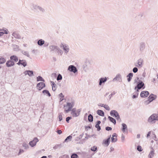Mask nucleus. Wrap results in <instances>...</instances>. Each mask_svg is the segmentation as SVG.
Instances as JSON below:
<instances>
[{"label":"nucleus","mask_w":158,"mask_h":158,"mask_svg":"<svg viewBox=\"0 0 158 158\" xmlns=\"http://www.w3.org/2000/svg\"><path fill=\"white\" fill-rule=\"evenodd\" d=\"M31 8L32 10L37 11H40L41 13H44L45 12V9L44 8L37 4H32Z\"/></svg>","instance_id":"f257e3e1"},{"label":"nucleus","mask_w":158,"mask_h":158,"mask_svg":"<svg viewBox=\"0 0 158 158\" xmlns=\"http://www.w3.org/2000/svg\"><path fill=\"white\" fill-rule=\"evenodd\" d=\"M74 103L73 102H67L66 105H64V110L66 113H68L71 110V109L73 107Z\"/></svg>","instance_id":"f03ea898"},{"label":"nucleus","mask_w":158,"mask_h":158,"mask_svg":"<svg viewBox=\"0 0 158 158\" xmlns=\"http://www.w3.org/2000/svg\"><path fill=\"white\" fill-rule=\"evenodd\" d=\"M60 47L62 48L64 54H67L69 52V47L68 45L66 44L61 43L60 45Z\"/></svg>","instance_id":"7ed1b4c3"},{"label":"nucleus","mask_w":158,"mask_h":158,"mask_svg":"<svg viewBox=\"0 0 158 158\" xmlns=\"http://www.w3.org/2000/svg\"><path fill=\"white\" fill-rule=\"evenodd\" d=\"M110 115L113 117H114L119 122L121 121L118 113L117 111L115 110H111L110 112Z\"/></svg>","instance_id":"20e7f679"},{"label":"nucleus","mask_w":158,"mask_h":158,"mask_svg":"<svg viewBox=\"0 0 158 158\" xmlns=\"http://www.w3.org/2000/svg\"><path fill=\"white\" fill-rule=\"evenodd\" d=\"M137 79L138 80V81L137 83V86L135 87V90L136 89H141L144 85V84L143 82V81L140 80H139V77H137Z\"/></svg>","instance_id":"39448f33"},{"label":"nucleus","mask_w":158,"mask_h":158,"mask_svg":"<svg viewBox=\"0 0 158 158\" xmlns=\"http://www.w3.org/2000/svg\"><path fill=\"white\" fill-rule=\"evenodd\" d=\"M68 70L71 72L75 73L77 71V69L76 67L73 65L69 66L68 68Z\"/></svg>","instance_id":"423d86ee"},{"label":"nucleus","mask_w":158,"mask_h":158,"mask_svg":"<svg viewBox=\"0 0 158 158\" xmlns=\"http://www.w3.org/2000/svg\"><path fill=\"white\" fill-rule=\"evenodd\" d=\"M111 136V135H110V136L107 139L103 140L102 144L104 146L107 147L109 145L110 143V139Z\"/></svg>","instance_id":"0eeeda50"},{"label":"nucleus","mask_w":158,"mask_h":158,"mask_svg":"<svg viewBox=\"0 0 158 158\" xmlns=\"http://www.w3.org/2000/svg\"><path fill=\"white\" fill-rule=\"evenodd\" d=\"M118 81L119 82L122 81V76L120 74L118 73L116 75L115 77L113 79V81Z\"/></svg>","instance_id":"6e6552de"},{"label":"nucleus","mask_w":158,"mask_h":158,"mask_svg":"<svg viewBox=\"0 0 158 158\" xmlns=\"http://www.w3.org/2000/svg\"><path fill=\"white\" fill-rule=\"evenodd\" d=\"M12 38H14L17 39H19L21 38L20 35L17 32L15 31L12 33Z\"/></svg>","instance_id":"1a4fd4ad"},{"label":"nucleus","mask_w":158,"mask_h":158,"mask_svg":"<svg viewBox=\"0 0 158 158\" xmlns=\"http://www.w3.org/2000/svg\"><path fill=\"white\" fill-rule=\"evenodd\" d=\"M45 86V84L44 83L41 82L37 84L36 86L37 89L39 90H40Z\"/></svg>","instance_id":"9d476101"},{"label":"nucleus","mask_w":158,"mask_h":158,"mask_svg":"<svg viewBox=\"0 0 158 158\" xmlns=\"http://www.w3.org/2000/svg\"><path fill=\"white\" fill-rule=\"evenodd\" d=\"M38 139L35 137L29 143V145L31 147H33L35 146L37 142L38 141Z\"/></svg>","instance_id":"9b49d317"},{"label":"nucleus","mask_w":158,"mask_h":158,"mask_svg":"<svg viewBox=\"0 0 158 158\" xmlns=\"http://www.w3.org/2000/svg\"><path fill=\"white\" fill-rule=\"evenodd\" d=\"M18 65H22L25 67L27 65L26 61L25 60H19V62L17 64Z\"/></svg>","instance_id":"f8f14e48"},{"label":"nucleus","mask_w":158,"mask_h":158,"mask_svg":"<svg viewBox=\"0 0 158 158\" xmlns=\"http://www.w3.org/2000/svg\"><path fill=\"white\" fill-rule=\"evenodd\" d=\"M143 60L140 58L137 61V64L135 66L137 67H141L143 65Z\"/></svg>","instance_id":"ddd939ff"},{"label":"nucleus","mask_w":158,"mask_h":158,"mask_svg":"<svg viewBox=\"0 0 158 158\" xmlns=\"http://www.w3.org/2000/svg\"><path fill=\"white\" fill-rule=\"evenodd\" d=\"M150 148L151 150L150 151L148 156V158H152L155 154V150L152 147H151Z\"/></svg>","instance_id":"4468645a"},{"label":"nucleus","mask_w":158,"mask_h":158,"mask_svg":"<svg viewBox=\"0 0 158 158\" xmlns=\"http://www.w3.org/2000/svg\"><path fill=\"white\" fill-rule=\"evenodd\" d=\"M117 135L116 133H114L113 134L112 137L111 138V142H115L117 141Z\"/></svg>","instance_id":"2eb2a0df"},{"label":"nucleus","mask_w":158,"mask_h":158,"mask_svg":"<svg viewBox=\"0 0 158 158\" xmlns=\"http://www.w3.org/2000/svg\"><path fill=\"white\" fill-rule=\"evenodd\" d=\"M6 65L7 67H11L15 65V63L13 61H12L11 60H8L6 62Z\"/></svg>","instance_id":"dca6fc26"},{"label":"nucleus","mask_w":158,"mask_h":158,"mask_svg":"<svg viewBox=\"0 0 158 158\" xmlns=\"http://www.w3.org/2000/svg\"><path fill=\"white\" fill-rule=\"evenodd\" d=\"M149 93L148 91H142L140 94V96L142 98H146L148 97Z\"/></svg>","instance_id":"f3484780"},{"label":"nucleus","mask_w":158,"mask_h":158,"mask_svg":"<svg viewBox=\"0 0 158 158\" xmlns=\"http://www.w3.org/2000/svg\"><path fill=\"white\" fill-rule=\"evenodd\" d=\"M99 85H101L102 83H104L107 81V78L106 77H102L99 79Z\"/></svg>","instance_id":"a211bd4d"},{"label":"nucleus","mask_w":158,"mask_h":158,"mask_svg":"<svg viewBox=\"0 0 158 158\" xmlns=\"http://www.w3.org/2000/svg\"><path fill=\"white\" fill-rule=\"evenodd\" d=\"M81 111V110L80 109H78L77 110L76 112L72 114H71L74 117H77L79 115Z\"/></svg>","instance_id":"6ab92c4d"},{"label":"nucleus","mask_w":158,"mask_h":158,"mask_svg":"<svg viewBox=\"0 0 158 158\" xmlns=\"http://www.w3.org/2000/svg\"><path fill=\"white\" fill-rule=\"evenodd\" d=\"M58 46L56 45H50L49 46V49L50 52L56 51Z\"/></svg>","instance_id":"aec40b11"},{"label":"nucleus","mask_w":158,"mask_h":158,"mask_svg":"<svg viewBox=\"0 0 158 158\" xmlns=\"http://www.w3.org/2000/svg\"><path fill=\"white\" fill-rule=\"evenodd\" d=\"M156 95H154L153 94H151L148 98V99L151 102L153 101L156 98Z\"/></svg>","instance_id":"412c9836"},{"label":"nucleus","mask_w":158,"mask_h":158,"mask_svg":"<svg viewBox=\"0 0 158 158\" xmlns=\"http://www.w3.org/2000/svg\"><path fill=\"white\" fill-rule=\"evenodd\" d=\"M10 59L12 61H14L15 62H17L18 60V57L15 55L11 56L10 57Z\"/></svg>","instance_id":"4be33fe9"},{"label":"nucleus","mask_w":158,"mask_h":158,"mask_svg":"<svg viewBox=\"0 0 158 158\" xmlns=\"http://www.w3.org/2000/svg\"><path fill=\"white\" fill-rule=\"evenodd\" d=\"M122 126V130L123 132H125L126 131H127V127L125 123H123Z\"/></svg>","instance_id":"5701e85b"},{"label":"nucleus","mask_w":158,"mask_h":158,"mask_svg":"<svg viewBox=\"0 0 158 158\" xmlns=\"http://www.w3.org/2000/svg\"><path fill=\"white\" fill-rule=\"evenodd\" d=\"M101 121H98L97 122V123L95 126L96 128H97V130L98 131H99L101 128L100 126L99 125L101 123Z\"/></svg>","instance_id":"b1692460"},{"label":"nucleus","mask_w":158,"mask_h":158,"mask_svg":"<svg viewBox=\"0 0 158 158\" xmlns=\"http://www.w3.org/2000/svg\"><path fill=\"white\" fill-rule=\"evenodd\" d=\"M4 34H8L7 30L0 29V36H2Z\"/></svg>","instance_id":"393cba45"},{"label":"nucleus","mask_w":158,"mask_h":158,"mask_svg":"<svg viewBox=\"0 0 158 158\" xmlns=\"http://www.w3.org/2000/svg\"><path fill=\"white\" fill-rule=\"evenodd\" d=\"M42 93L45 95L48 96L49 97H50L51 95L49 91L46 89L43 90L42 91Z\"/></svg>","instance_id":"a878e982"},{"label":"nucleus","mask_w":158,"mask_h":158,"mask_svg":"<svg viewBox=\"0 0 158 158\" xmlns=\"http://www.w3.org/2000/svg\"><path fill=\"white\" fill-rule=\"evenodd\" d=\"M56 51L57 52L58 55H60V56H61L63 53V51L62 50H61L58 46L57 48H56Z\"/></svg>","instance_id":"bb28decb"},{"label":"nucleus","mask_w":158,"mask_h":158,"mask_svg":"<svg viewBox=\"0 0 158 158\" xmlns=\"http://www.w3.org/2000/svg\"><path fill=\"white\" fill-rule=\"evenodd\" d=\"M145 48V44L143 43H140L139 46L140 50L141 51H143L144 49Z\"/></svg>","instance_id":"cd10ccee"},{"label":"nucleus","mask_w":158,"mask_h":158,"mask_svg":"<svg viewBox=\"0 0 158 158\" xmlns=\"http://www.w3.org/2000/svg\"><path fill=\"white\" fill-rule=\"evenodd\" d=\"M97 114L99 115L104 116V112L101 110H98L97 111Z\"/></svg>","instance_id":"c85d7f7f"},{"label":"nucleus","mask_w":158,"mask_h":158,"mask_svg":"<svg viewBox=\"0 0 158 158\" xmlns=\"http://www.w3.org/2000/svg\"><path fill=\"white\" fill-rule=\"evenodd\" d=\"M133 73H130L128 74L127 76V81L128 82H130L131 79L132 78V77L133 76Z\"/></svg>","instance_id":"c756f323"},{"label":"nucleus","mask_w":158,"mask_h":158,"mask_svg":"<svg viewBox=\"0 0 158 158\" xmlns=\"http://www.w3.org/2000/svg\"><path fill=\"white\" fill-rule=\"evenodd\" d=\"M44 41L42 39L39 40L37 42L38 44L40 46L43 45L44 44Z\"/></svg>","instance_id":"7c9ffc66"},{"label":"nucleus","mask_w":158,"mask_h":158,"mask_svg":"<svg viewBox=\"0 0 158 158\" xmlns=\"http://www.w3.org/2000/svg\"><path fill=\"white\" fill-rule=\"evenodd\" d=\"M21 52L24 55L27 56L29 57L30 55L29 53V52L27 51H25L23 50H21Z\"/></svg>","instance_id":"2f4dec72"},{"label":"nucleus","mask_w":158,"mask_h":158,"mask_svg":"<svg viewBox=\"0 0 158 158\" xmlns=\"http://www.w3.org/2000/svg\"><path fill=\"white\" fill-rule=\"evenodd\" d=\"M51 83H52V89L53 91H55L56 89V85L53 81H51Z\"/></svg>","instance_id":"473e14b6"},{"label":"nucleus","mask_w":158,"mask_h":158,"mask_svg":"<svg viewBox=\"0 0 158 158\" xmlns=\"http://www.w3.org/2000/svg\"><path fill=\"white\" fill-rule=\"evenodd\" d=\"M108 118L111 122L113 123L114 124H115L116 123V120L113 118L109 116L108 117Z\"/></svg>","instance_id":"72a5a7b5"},{"label":"nucleus","mask_w":158,"mask_h":158,"mask_svg":"<svg viewBox=\"0 0 158 158\" xmlns=\"http://www.w3.org/2000/svg\"><path fill=\"white\" fill-rule=\"evenodd\" d=\"M88 120L89 122H91L93 121V117L91 114H90L88 116Z\"/></svg>","instance_id":"f704fd0d"},{"label":"nucleus","mask_w":158,"mask_h":158,"mask_svg":"<svg viewBox=\"0 0 158 158\" xmlns=\"http://www.w3.org/2000/svg\"><path fill=\"white\" fill-rule=\"evenodd\" d=\"M37 81H44V79L40 76H38L37 77Z\"/></svg>","instance_id":"c9c22d12"},{"label":"nucleus","mask_w":158,"mask_h":158,"mask_svg":"<svg viewBox=\"0 0 158 158\" xmlns=\"http://www.w3.org/2000/svg\"><path fill=\"white\" fill-rule=\"evenodd\" d=\"M6 61L5 58L3 57L0 58V64H2L4 63Z\"/></svg>","instance_id":"e433bc0d"},{"label":"nucleus","mask_w":158,"mask_h":158,"mask_svg":"<svg viewBox=\"0 0 158 158\" xmlns=\"http://www.w3.org/2000/svg\"><path fill=\"white\" fill-rule=\"evenodd\" d=\"M29 77H32L34 75L33 72L32 71L28 70V74Z\"/></svg>","instance_id":"4c0bfd02"},{"label":"nucleus","mask_w":158,"mask_h":158,"mask_svg":"<svg viewBox=\"0 0 158 158\" xmlns=\"http://www.w3.org/2000/svg\"><path fill=\"white\" fill-rule=\"evenodd\" d=\"M22 145L23 147L25 149H28L29 147L28 146V144L26 143H23Z\"/></svg>","instance_id":"58836bf2"},{"label":"nucleus","mask_w":158,"mask_h":158,"mask_svg":"<svg viewBox=\"0 0 158 158\" xmlns=\"http://www.w3.org/2000/svg\"><path fill=\"white\" fill-rule=\"evenodd\" d=\"M78 156L75 153L73 154L71 156V158H78Z\"/></svg>","instance_id":"ea45409f"},{"label":"nucleus","mask_w":158,"mask_h":158,"mask_svg":"<svg viewBox=\"0 0 158 158\" xmlns=\"http://www.w3.org/2000/svg\"><path fill=\"white\" fill-rule=\"evenodd\" d=\"M72 136L71 135H69L65 139L64 142H67L68 140L69 141H71V139H72Z\"/></svg>","instance_id":"a19ab883"},{"label":"nucleus","mask_w":158,"mask_h":158,"mask_svg":"<svg viewBox=\"0 0 158 158\" xmlns=\"http://www.w3.org/2000/svg\"><path fill=\"white\" fill-rule=\"evenodd\" d=\"M62 76L60 74H59L58 76L56 78V80L57 81H59L62 80Z\"/></svg>","instance_id":"79ce46f5"},{"label":"nucleus","mask_w":158,"mask_h":158,"mask_svg":"<svg viewBox=\"0 0 158 158\" xmlns=\"http://www.w3.org/2000/svg\"><path fill=\"white\" fill-rule=\"evenodd\" d=\"M97 150V147L96 146H94L92 147L91 148V150L92 151L95 152Z\"/></svg>","instance_id":"37998d69"},{"label":"nucleus","mask_w":158,"mask_h":158,"mask_svg":"<svg viewBox=\"0 0 158 158\" xmlns=\"http://www.w3.org/2000/svg\"><path fill=\"white\" fill-rule=\"evenodd\" d=\"M137 150L139 152H141L142 151V148L141 146L139 145L137 147Z\"/></svg>","instance_id":"c03bdc74"},{"label":"nucleus","mask_w":158,"mask_h":158,"mask_svg":"<svg viewBox=\"0 0 158 158\" xmlns=\"http://www.w3.org/2000/svg\"><path fill=\"white\" fill-rule=\"evenodd\" d=\"M104 107L107 110H110V108L107 105H105Z\"/></svg>","instance_id":"a18cd8bd"},{"label":"nucleus","mask_w":158,"mask_h":158,"mask_svg":"<svg viewBox=\"0 0 158 158\" xmlns=\"http://www.w3.org/2000/svg\"><path fill=\"white\" fill-rule=\"evenodd\" d=\"M59 117L60 121L62 120V113H60L59 114Z\"/></svg>","instance_id":"49530a36"},{"label":"nucleus","mask_w":158,"mask_h":158,"mask_svg":"<svg viewBox=\"0 0 158 158\" xmlns=\"http://www.w3.org/2000/svg\"><path fill=\"white\" fill-rule=\"evenodd\" d=\"M151 102L148 99L144 102V103L145 105H147L148 104Z\"/></svg>","instance_id":"de8ad7c7"},{"label":"nucleus","mask_w":158,"mask_h":158,"mask_svg":"<svg viewBox=\"0 0 158 158\" xmlns=\"http://www.w3.org/2000/svg\"><path fill=\"white\" fill-rule=\"evenodd\" d=\"M24 152V151L22 149H19V153H18V155H19L23 153Z\"/></svg>","instance_id":"09e8293b"},{"label":"nucleus","mask_w":158,"mask_h":158,"mask_svg":"<svg viewBox=\"0 0 158 158\" xmlns=\"http://www.w3.org/2000/svg\"><path fill=\"white\" fill-rule=\"evenodd\" d=\"M133 72L134 73H136L138 71V69L137 67H134L132 69Z\"/></svg>","instance_id":"8fccbe9b"},{"label":"nucleus","mask_w":158,"mask_h":158,"mask_svg":"<svg viewBox=\"0 0 158 158\" xmlns=\"http://www.w3.org/2000/svg\"><path fill=\"white\" fill-rule=\"evenodd\" d=\"M72 118L71 116L68 117L66 118V121L68 123H69V120Z\"/></svg>","instance_id":"3c124183"},{"label":"nucleus","mask_w":158,"mask_h":158,"mask_svg":"<svg viewBox=\"0 0 158 158\" xmlns=\"http://www.w3.org/2000/svg\"><path fill=\"white\" fill-rule=\"evenodd\" d=\"M112 129V128L111 127H106V131H111Z\"/></svg>","instance_id":"603ef678"},{"label":"nucleus","mask_w":158,"mask_h":158,"mask_svg":"<svg viewBox=\"0 0 158 158\" xmlns=\"http://www.w3.org/2000/svg\"><path fill=\"white\" fill-rule=\"evenodd\" d=\"M139 89H136L135 91L134 92V94H135V95H137V96H138L139 94Z\"/></svg>","instance_id":"864d4df0"},{"label":"nucleus","mask_w":158,"mask_h":158,"mask_svg":"<svg viewBox=\"0 0 158 158\" xmlns=\"http://www.w3.org/2000/svg\"><path fill=\"white\" fill-rule=\"evenodd\" d=\"M124 140L125 136L123 134H122L121 136V140L123 142L124 141Z\"/></svg>","instance_id":"5fc2aeb1"},{"label":"nucleus","mask_w":158,"mask_h":158,"mask_svg":"<svg viewBox=\"0 0 158 158\" xmlns=\"http://www.w3.org/2000/svg\"><path fill=\"white\" fill-rule=\"evenodd\" d=\"M71 114H72L73 113H74V112H75L77 111L76 109L75 108L73 109L72 110L71 109Z\"/></svg>","instance_id":"6e6d98bb"},{"label":"nucleus","mask_w":158,"mask_h":158,"mask_svg":"<svg viewBox=\"0 0 158 158\" xmlns=\"http://www.w3.org/2000/svg\"><path fill=\"white\" fill-rule=\"evenodd\" d=\"M114 94H115V93H112L109 95L110 99L112 97L113 95Z\"/></svg>","instance_id":"4d7b16f0"},{"label":"nucleus","mask_w":158,"mask_h":158,"mask_svg":"<svg viewBox=\"0 0 158 158\" xmlns=\"http://www.w3.org/2000/svg\"><path fill=\"white\" fill-rule=\"evenodd\" d=\"M105 105L104 104H102V103H99L98 104V106H102V107H104V106H105Z\"/></svg>","instance_id":"13d9d810"},{"label":"nucleus","mask_w":158,"mask_h":158,"mask_svg":"<svg viewBox=\"0 0 158 158\" xmlns=\"http://www.w3.org/2000/svg\"><path fill=\"white\" fill-rule=\"evenodd\" d=\"M57 132L58 134H60L62 133V131L61 130H57Z\"/></svg>","instance_id":"bf43d9fd"},{"label":"nucleus","mask_w":158,"mask_h":158,"mask_svg":"<svg viewBox=\"0 0 158 158\" xmlns=\"http://www.w3.org/2000/svg\"><path fill=\"white\" fill-rule=\"evenodd\" d=\"M28 70H26L23 72V74L25 75H26L28 74Z\"/></svg>","instance_id":"052dcab7"},{"label":"nucleus","mask_w":158,"mask_h":158,"mask_svg":"<svg viewBox=\"0 0 158 158\" xmlns=\"http://www.w3.org/2000/svg\"><path fill=\"white\" fill-rule=\"evenodd\" d=\"M137 97L138 96L137 95H135V94H134L132 96V98H137Z\"/></svg>","instance_id":"680f3d73"},{"label":"nucleus","mask_w":158,"mask_h":158,"mask_svg":"<svg viewBox=\"0 0 158 158\" xmlns=\"http://www.w3.org/2000/svg\"><path fill=\"white\" fill-rule=\"evenodd\" d=\"M114 150V148L112 147H111L110 148V152H111L112 151H113Z\"/></svg>","instance_id":"e2e57ef3"},{"label":"nucleus","mask_w":158,"mask_h":158,"mask_svg":"<svg viewBox=\"0 0 158 158\" xmlns=\"http://www.w3.org/2000/svg\"><path fill=\"white\" fill-rule=\"evenodd\" d=\"M151 133V131H149V132H148L147 136V138L149 136H150Z\"/></svg>","instance_id":"0e129e2a"},{"label":"nucleus","mask_w":158,"mask_h":158,"mask_svg":"<svg viewBox=\"0 0 158 158\" xmlns=\"http://www.w3.org/2000/svg\"><path fill=\"white\" fill-rule=\"evenodd\" d=\"M59 96H60V97H64V96L63 95V94H62V93H60V94H59Z\"/></svg>","instance_id":"69168bd1"},{"label":"nucleus","mask_w":158,"mask_h":158,"mask_svg":"<svg viewBox=\"0 0 158 158\" xmlns=\"http://www.w3.org/2000/svg\"><path fill=\"white\" fill-rule=\"evenodd\" d=\"M146 76V73L145 72H144L142 74V76L144 77Z\"/></svg>","instance_id":"338daca9"},{"label":"nucleus","mask_w":158,"mask_h":158,"mask_svg":"<svg viewBox=\"0 0 158 158\" xmlns=\"http://www.w3.org/2000/svg\"><path fill=\"white\" fill-rule=\"evenodd\" d=\"M137 137L138 138H139L140 137V134H139L137 135Z\"/></svg>","instance_id":"774afa93"}]
</instances>
